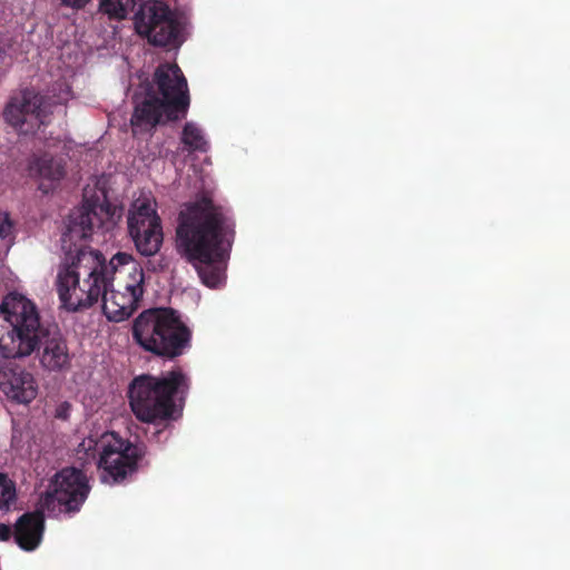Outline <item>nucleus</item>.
Here are the masks:
<instances>
[{
  "label": "nucleus",
  "mask_w": 570,
  "mask_h": 570,
  "mask_svg": "<svg viewBox=\"0 0 570 570\" xmlns=\"http://www.w3.org/2000/svg\"><path fill=\"white\" fill-rule=\"evenodd\" d=\"M115 214L116 207L102 191L85 195L81 206L68 216L66 230L61 235L65 257L56 279L61 307L68 312L83 311L96 304L104 289L114 282L115 275L130 263L131 255L122 252L107 262L100 252L86 244L94 234H104L114 227Z\"/></svg>",
  "instance_id": "nucleus-1"
},
{
  "label": "nucleus",
  "mask_w": 570,
  "mask_h": 570,
  "mask_svg": "<svg viewBox=\"0 0 570 570\" xmlns=\"http://www.w3.org/2000/svg\"><path fill=\"white\" fill-rule=\"evenodd\" d=\"M235 236L232 210L209 196L197 197L179 212L176 249L207 287L217 288L225 282Z\"/></svg>",
  "instance_id": "nucleus-2"
},
{
  "label": "nucleus",
  "mask_w": 570,
  "mask_h": 570,
  "mask_svg": "<svg viewBox=\"0 0 570 570\" xmlns=\"http://www.w3.org/2000/svg\"><path fill=\"white\" fill-rule=\"evenodd\" d=\"M35 351L40 365L49 372L70 366L62 334L41 324L36 303L22 294L9 293L0 304V355L29 356Z\"/></svg>",
  "instance_id": "nucleus-3"
},
{
  "label": "nucleus",
  "mask_w": 570,
  "mask_h": 570,
  "mask_svg": "<svg viewBox=\"0 0 570 570\" xmlns=\"http://www.w3.org/2000/svg\"><path fill=\"white\" fill-rule=\"evenodd\" d=\"M189 105L188 85L181 69L176 63H160L144 98L136 101L130 119L132 135L149 132L161 122L185 118Z\"/></svg>",
  "instance_id": "nucleus-4"
},
{
  "label": "nucleus",
  "mask_w": 570,
  "mask_h": 570,
  "mask_svg": "<svg viewBox=\"0 0 570 570\" xmlns=\"http://www.w3.org/2000/svg\"><path fill=\"white\" fill-rule=\"evenodd\" d=\"M188 389L189 380L180 368L159 377L140 375L129 385V404L139 421L163 426L154 433L158 436L169 426L168 421L174 417V396L186 393Z\"/></svg>",
  "instance_id": "nucleus-5"
},
{
  "label": "nucleus",
  "mask_w": 570,
  "mask_h": 570,
  "mask_svg": "<svg viewBox=\"0 0 570 570\" xmlns=\"http://www.w3.org/2000/svg\"><path fill=\"white\" fill-rule=\"evenodd\" d=\"M191 330L171 307H155L141 312L134 321L132 337L146 352L175 360L191 346Z\"/></svg>",
  "instance_id": "nucleus-6"
},
{
  "label": "nucleus",
  "mask_w": 570,
  "mask_h": 570,
  "mask_svg": "<svg viewBox=\"0 0 570 570\" xmlns=\"http://www.w3.org/2000/svg\"><path fill=\"white\" fill-rule=\"evenodd\" d=\"M90 492L87 475L75 466L58 471L49 489L40 498V507L47 512L75 514L80 511Z\"/></svg>",
  "instance_id": "nucleus-7"
},
{
  "label": "nucleus",
  "mask_w": 570,
  "mask_h": 570,
  "mask_svg": "<svg viewBox=\"0 0 570 570\" xmlns=\"http://www.w3.org/2000/svg\"><path fill=\"white\" fill-rule=\"evenodd\" d=\"M147 454L144 443H131L115 433L101 438V451L98 468L104 483L115 484L122 482L132 474Z\"/></svg>",
  "instance_id": "nucleus-8"
},
{
  "label": "nucleus",
  "mask_w": 570,
  "mask_h": 570,
  "mask_svg": "<svg viewBox=\"0 0 570 570\" xmlns=\"http://www.w3.org/2000/svg\"><path fill=\"white\" fill-rule=\"evenodd\" d=\"M3 119L20 135H33L50 122L52 115L49 100L24 88L13 94L3 109Z\"/></svg>",
  "instance_id": "nucleus-9"
},
{
  "label": "nucleus",
  "mask_w": 570,
  "mask_h": 570,
  "mask_svg": "<svg viewBox=\"0 0 570 570\" xmlns=\"http://www.w3.org/2000/svg\"><path fill=\"white\" fill-rule=\"evenodd\" d=\"M137 32L157 47L178 48L184 42L183 24L163 1L146 3L135 17Z\"/></svg>",
  "instance_id": "nucleus-10"
},
{
  "label": "nucleus",
  "mask_w": 570,
  "mask_h": 570,
  "mask_svg": "<svg viewBox=\"0 0 570 570\" xmlns=\"http://www.w3.org/2000/svg\"><path fill=\"white\" fill-rule=\"evenodd\" d=\"M127 281L120 288H111L112 284L101 293L102 312L111 322H122L129 318L138 308L144 296L145 273L142 268L130 259Z\"/></svg>",
  "instance_id": "nucleus-11"
},
{
  "label": "nucleus",
  "mask_w": 570,
  "mask_h": 570,
  "mask_svg": "<svg viewBox=\"0 0 570 570\" xmlns=\"http://www.w3.org/2000/svg\"><path fill=\"white\" fill-rule=\"evenodd\" d=\"M128 230L141 255L150 257L159 252L164 239L161 220L149 203L135 204L128 215Z\"/></svg>",
  "instance_id": "nucleus-12"
},
{
  "label": "nucleus",
  "mask_w": 570,
  "mask_h": 570,
  "mask_svg": "<svg viewBox=\"0 0 570 570\" xmlns=\"http://www.w3.org/2000/svg\"><path fill=\"white\" fill-rule=\"evenodd\" d=\"M0 360V391L8 400L29 404L38 393L33 375L16 362L18 356H2Z\"/></svg>",
  "instance_id": "nucleus-13"
},
{
  "label": "nucleus",
  "mask_w": 570,
  "mask_h": 570,
  "mask_svg": "<svg viewBox=\"0 0 570 570\" xmlns=\"http://www.w3.org/2000/svg\"><path fill=\"white\" fill-rule=\"evenodd\" d=\"M45 511L40 507L39 510L23 513L16 521L13 538L22 550L33 551L41 543L45 532Z\"/></svg>",
  "instance_id": "nucleus-14"
},
{
  "label": "nucleus",
  "mask_w": 570,
  "mask_h": 570,
  "mask_svg": "<svg viewBox=\"0 0 570 570\" xmlns=\"http://www.w3.org/2000/svg\"><path fill=\"white\" fill-rule=\"evenodd\" d=\"M30 175L37 176L49 181H59L63 178L66 170L61 159H56L51 155L45 153L33 156L29 163Z\"/></svg>",
  "instance_id": "nucleus-15"
},
{
  "label": "nucleus",
  "mask_w": 570,
  "mask_h": 570,
  "mask_svg": "<svg viewBox=\"0 0 570 570\" xmlns=\"http://www.w3.org/2000/svg\"><path fill=\"white\" fill-rule=\"evenodd\" d=\"M180 140L185 149L189 153H206L208 150V142L203 130L191 121L185 124Z\"/></svg>",
  "instance_id": "nucleus-16"
},
{
  "label": "nucleus",
  "mask_w": 570,
  "mask_h": 570,
  "mask_svg": "<svg viewBox=\"0 0 570 570\" xmlns=\"http://www.w3.org/2000/svg\"><path fill=\"white\" fill-rule=\"evenodd\" d=\"M140 0H99V10L110 19L122 20Z\"/></svg>",
  "instance_id": "nucleus-17"
},
{
  "label": "nucleus",
  "mask_w": 570,
  "mask_h": 570,
  "mask_svg": "<svg viewBox=\"0 0 570 570\" xmlns=\"http://www.w3.org/2000/svg\"><path fill=\"white\" fill-rule=\"evenodd\" d=\"M16 502V483L7 474L0 473V514L9 512Z\"/></svg>",
  "instance_id": "nucleus-18"
},
{
  "label": "nucleus",
  "mask_w": 570,
  "mask_h": 570,
  "mask_svg": "<svg viewBox=\"0 0 570 570\" xmlns=\"http://www.w3.org/2000/svg\"><path fill=\"white\" fill-rule=\"evenodd\" d=\"M12 222L8 213L0 212V238H7L12 233Z\"/></svg>",
  "instance_id": "nucleus-19"
},
{
  "label": "nucleus",
  "mask_w": 570,
  "mask_h": 570,
  "mask_svg": "<svg viewBox=\"0 0 570 570\" xmlns=\"http://www.w3.org/2000/svg\"><path fill=\"white\" fill-rule=\"evenodd\" d=\"M70 404L68 402L60 403L55 411V417L60 420H67L70 413Z\"/></svg>",
  "instance_id": "nucleus-20"
},
{
  "label": "nucleus",
  "mask_w": 570,
  "mask_h": 570,
  "mask_svg": "<svg viewBox=\"0 0 570 570\" xmlns=\"http://www.w3.org/2000/svg\"><path fill=\"white\" fill-rule=\"evenodd\" d=\"M91 0H60L61 4L67 8L80 10L85 8Z\"/></svg>",
  "instance_id": "nucleus-21"
},
{
  "label": "nucleus",
  "mask_w": 570,
  "mask_h": 570,
  "mask_svg": "<svg viewBox=\"0 0 570 570\" xmlns=\"http://www.w3.org/2000/svg\"><path fill=\"white\" fill-rule=\"evenodd\" d=\"M13 535V531L11 530L10 525H7L4 523H0V541H7Z\"/></svg>",
  "instance_id": "nucleus-22"
}]
</instances>
